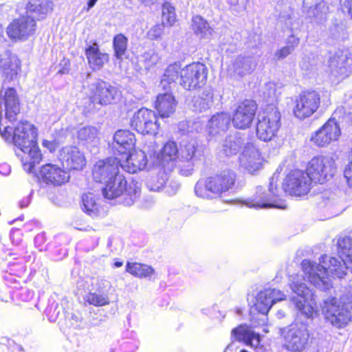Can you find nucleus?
<instances>
[{"mask_svg": "<svg viewBox=\"0 0 352 352\" xmlns=\"http://www.w3.org/2000/svg\"><path fill=\"white\" fill-rule=\"evenodd\" d=\"M36 30V21L30 16H23L14 20L7 28L8 35L12 39L26 40Z\"/></svg>", "mask_w": 352, "mask_h": 352, "instance_id": "nucleus-19", "label": "nucleus"}, {"mask_svg": "<svg viewBox=\"0 0 352 352\" xmlns=\"http://www.w3.org/2000/svg\"><path fill=\"white\" fill-rule=\"evenodd\" d=\"M325 318L333 326L341 328L351 320L349 309L338 303L336 298H329L324 300L322 307Z\"/></svg>", "mask_w": 352, "mask_h": 352, "instance_id": "nucleus-12", "label": "nucleus"}, {"mask_svg": "<svg viewBox=\"0 0 352 352\" xmlns=\"http://www.w3.org/2000/svg\"><path fill=\"white\" fill-rule=\"evenodd\" d=\"M284 346L292 352L302 351L307 346L309 332L304 323L296 322L280 329Z\"/></svg>", "mask_w": 352, "mask_h": 352, "instance_id": "nucleus-7", "label": "nucleus"}, {"mask_svg": "<svg viewBox=\"0 0 352 352\" xmlns=\"http://www.w3.org/2000/svg\"><path fill=\"white\" fill-rule=\"evenodd\" d=\"M42 144L43 147L48 149L50 152L54 151L58 146L57 142L54 140L50 141L47 140H44Z\"/></svg>", "mask_w": 352, "mask_h": 352, "instance_id": "nucleus-55", "label": "nucleus"}, {"mask_svg": "<svg viewBox=\"0 0 352 352\" xmlns=\"http://www.w3.org/2000/svg\"><path fill=\"white\" fill-rule=\"evenodd\" d=\"M105 184V186L102 188L104 197L113 199L122 196L123 204L126 206L133 204L140 195V184L134 180L127 182L120 173L115 175L111 180H107Z\"/></svg>", "mask_w": 352, "mask_h": 352, "instance_id": "nucleus-3", "label": "nucleus"}, {"mask_svg": "<svg viewBox=\"0 0 352 352\" xmlns=\"http://www.w3.org/2000/svg\"><path fill=\"white\" fill-rule=\"evenodd\" d=\"M285 295L281 291L276 289H266L261 291L256 296V302L253 309L258 313L266 315L272 306L276 302L283 300L285 298Z\"/></svg>", "mask_w": 352, "mask_h": 352, "instance_id": "nucleus-21", "label": "nucleus"}, {"mask_svg": "<svg viewBox=\"0 0 352 352\" xmlns=\"http://www.w3.org/2000/svg\"><path fill=\"white\" fill-rule=\"evenodd\" d=\"M19 61L8 51L0 54V72L3 77V83L10 82L17 74Z\"/></svg>", "mask_w": 352, "mask_h": 352, "instance_id": "nucleus-28", "label": "nucleus"}, {"mask_svg": "<svg viewBox=\"0 0 352 352\" xmlns=\"http://www.w3.org/2000/svg\"><path fill=\"white\" fill-rule=\"evenodd\" d=\"M40 175L45 183L54 186H60L67 182L70 178L68 171L51 163L42 166Z\"/></svg>", "mask_w": 352, "mask_h": 352, "instance_id": "nucleus-25", "label": "nucleus"}, {"mask_svg": "<svg viewBox=\"0 0 352 352\" xmlns=\"http://www.w3.org/2000/svg\"><path fill=\"white\" fill-rule=\"evenodd\" d=\"M127 42V38L122 34H119L114 36L113 45L114 56L117 59H122L126 50Z\"/></svg>", "mask_w": 352, "mask_h": 352, "instance_id": "nucleus-42", "label": "nucleus"}, {"mask_svg": "<svg viewBox=\"0 0 352 352\" xmlns=\"http://www.w3.org/2000/svg\"><path fill=\"white\" fill-rule=\"evenodd\" d=\"M311 181L305 172L296 170L292 171L284 179L283 188L286 193L294 196L306 195L309 189Z\"/></svg>", "mask_w": 352, "mask_h": 352, "instance_id": "nucleus-14", "label": "nucleus"}, {"mask_svg": "<svg viewBox=\"0 0 352 352\" xmlns=\"http://www.w3.org/2000/svg\"><path fill=\"white\" fill-rule=\"evenodd\" d=\"M338 252L343 265L334 257L322 256L319 263L309 260L302 262V268L305 278L316 287L321 290L329 289L331 287L329 274L342 278L346 270L352 272V238L345 236L338 241Z\"/></svg>", "mask_w": 352, "mask_h": 352, "instance_id": "nucleus-1", "label": "nucleus"}, {"mask_svg": "<svg viewBox=\"0 0 352 352\" xmlns=\"http://www.w3.org/2000/svg\"><path fill=\"white\" fill-rule=\"evenodd\" d=\"M254 66L251 58L239 56L234 60L230 69L236 74L243 76L250 73Z\"/></svg>", "mask_w": 352, "mask_h": 352, "instance_id": "nucleus-39", "label": "nucleus"}, {"mask_svg": "<svg viewBox=\"0 0 352 352\" xmlns=\"http://www.w3.org/2000/svg\"><path fill=\"white\" fill-rule=\"evenodd\" d=\"M179 188V184L175 180H168L164 186L165 192L169 195H174Z\"/></svg>", "mask_w": 352, "mask_h": 352, "instance_id": "nucleus-51", "label": "nucleus"}, {"mask_svg": "<svg viewBox=\"0 0 352 352\" xmlns=\"http://www.w3.org/2000/svg\"><path fill=\"white\" fill-rule=\"evenodd\" d=\"M30 203V199L28 197L23 199L19 202V206L21 208H25L28 206Z\"/></svg>", "mask_w": 352, "mask_h": 352, "instance_id": "nucleus-57", "label": "nucleus"}, {"mask_svg": "<svg viewBox=\"0 0 352 352\" xmlns=\"http://www.w3.org/2000/svg\"><path fill=\"white\" fill-rule=\"evenodd\" d=\"M164 171L160 178H153L148 182V187L150 190L159 191L164 188L168 182V175Z\"/></svg>", "mask_w": 352, "mask_h": 352, "instance_id": "nucleus-46", "label": "nucleus"}, {"mask_svg": "<svg viewBox=\"0 0 352 352\" xmlns=\"http://www.w3.org/2000/svg\"><path fill=\"white\" fill-rule=\"evenodd\" d=\"M244 144V140L239 135H230L226 138L222 148V152L226 156L236 154Z\"/></svg>", "mask_w": 352, "mask_h": 352, "instance_id": "nucleus-36", "label": "nucleus"}, {"mask_svg": "<svg viewBox=\"0 0 352 352\" xmlns=\"http://www.w3.org/2000/svg\"><path fill=\"white\" fill-rule=\"evenodd\" d=\"M89 97L93 102L100 104L111 103L117 93L116 88L110 86L106 82L98 80L89 86Z\"/></svg>", "mask_w": 352, "mask_h": 352, "instance_id": "nucleus-22", "label": "nucleus"}, {"mask_svg": "<svg viewBox=\"0 0 352 352\" xmlns=\"http://www.w3.org/2000/svg\"><path fill=\"white\" fill-rule=\"evenodd\" d=\"M0 105L1 109L3 105L6 111V118L3 120V123L7 124V120L10 122L14 120L15 116L20 111L19 98L15 89L8 88L5 91L3 89L1 91Z\"/></svg>", "mask_w": 352, "mask_h": 352, "instance_id": "nucleus-24", "label": "nucleus"}, {"mask_svg": "<svg viewBox=\"0 0 352 352\" xmlns=\"http://www.w3.org/2000/svg\"><path fill=\"white\" fill-rule=\"evenodd\" d=\"M164 32V24L158 23L153 25L146 32V37L151 41L159 40Z\"/></svg>", "mask_w": 352, "mask_h": 352, "instance_id": "nucleus-48", "label": "nucleus"}, {"mask_svg": "<svg viewBox=\"0 0 352 352\" xmlns=\"http://www.w3.org/2000/svg\"><path fill=\"white\" fill-rule=\"evenodd\" d=\"M340 302L347 309H352V286L344 287L340 295Z\"/></svg>", "mask_w": 352, "mask_h": 352, "instance_id": "nucleus-47", "label": "nucleus"}, {"mask_svg": "<svg viewBox=\"0 0 352 352\" xmlns=\"http://www.w3.org/2000/svg\"><path fill=\"white\" fill-rule=\"evenodd\" d=\"M340 134V128L336 120L334 118L329 119L315 132L311 141L318 146L324 147L338 140Z\"/></svg>", "mask_w": 352, "mask_h": 352, "instance_id": "nucleus-17", "label": "nucleus"}, {"mask_svg": "<svg viewBox=\"0 0 352 352\" xmlns=\"http://www.w3.org/2000/svg\"><path fill=\"white\" fill-rule=\"evenodd\" d=\"M126 271L140 278L150 277L155 272V270L150 265L130 262L126 265Z\"/></svg>", "mask_w": 352, "mask_h": 352, "instance_id": "nucleus-38", "label": "nucleus"}, {"mask_svg": "<svg viewBox=\"0 0 352 352\" xmlns=\"http://www.w3.org/2000/svg\"><path fill=\"white\" fill-rule=\"evenodd\" d=\"M86 302L89 305L97 307L104 306L109 304V299L107 294H99L95 292H90L85 298Z\"/></svg>", "mask_w": 352, "mask_h": 352, "instance_id": "nucleus-44", "label": "nucleus"}, {"mask_svg": "<svg viewBox=\"0 0 352 352\" xmlns=\"http://www.w3.org/2000/svg\"><path fill=\"white\" fill-rule=\"evenodd\" d=\"M82 210L91 217H96L99 212V205L94 195L91 192L82 197Z\"/></svg>", "mask_w": 352, "mask_h": 352, "instance_id": "nucleus-41", "label": "nucleus"}, {"mask_svg": "<svg viewBox=\"0 0 352 352\" xmlns=\"http://www.w3.org/2000/svg\"><path fill=\"white\" fill-rule=\"evenodd\" d=\"M230 123V116L223 112L217 113L208 120L207 130L210 136L215 137L227 131Z\"/></svg>", "mask_w": 352, "mask_h": 352, "instance_id": "nucleus-31", "label": "nucleus"}, {"mask_svg": "<svg viewBox=\"0 0 352 352\" xmlns=\"http://www.w3.org/2000/svg\"><path fill=\"white\" fill-rule=\"evenodd\" d=\"M278 191L276 186H274L272 181L270 182L267 189L258 186L256 188L255 195L252 199L245 201V204L256 209L275 208L284 209L286 205L284 203L277 204Z\"/></svg>", "mask_w": 352, "mask_h": 352, "instance_id": "nucleus-9", "label": "nucleus"}, {"mask_svg": "<svg viewBox=\"0 0 352 352\" xmlns=\"http://www.w3.org/2000/svg\"><path fill=\"white\" fill-rule=\"evenodd\" d=\"M281 87L278 85L270 82L265 84L263 91V96L266 98L267 102H274L280 94Z\"/></svg>", "mask_w": 352, "mask_h": 352, "instance_id": "nucleus-43", "label": "nucleus"}, {"mask_svg": "<svg viewBox=\"0 0 352 352\" xmlns=\"http://www.w3.org/2000/svg\"><path fill=\"white\" fill-rule=\"evenodd\" d=\"M177 101L170 93L160 94L155 103V107L162 118L170 117L175 111Z\"/></svg>", "mask_w": 352, "mask_h": 352, "instance_id": "nucleus-33", "label": "nucleus"}, {"mask_svg": "<svg viewBox=\"0 0 352 352\" xmlns=\"http://www.w3.org/2000/svg\"><path fill=\"white\" fill-rule=\"evenodd\" d=\"M58 157L67 169L82 170L86 165L84 153L76 146H63L58 151Z\"/></svg>", "mask_w": 352, "mask_h": 352, "instance_id": "nucleus-18", "label": "nucleus"}, {"mask_svg": "<svg viewBox=\"0 0 352 352\" xmlns=\"http://www.w3.org/2000/svg\"><path fill=\"white\" fill-rule=\"evenodd\" d=\"M344 175L349 186L352 188V161L346 166Z\"/></svg>", "mask_w": 352, "mask_h": 352, "instance_id": "nucleus-54", "label": "nucleus"}, {"mask_svg": "<svg viewBox=\"0 0 352 352\" xmlns=\"http://www.w3.org/2000/svg\"><path fill=\"white\" fill-rule=\"evenodd\" d=\"M85 56L90 68L94 71L100 70L109 59V54L101 51L96 42L86 48Z\"/></svg>", "mask_w": 352, "mask_h": 352, "instance_id": "nucleus-29", "label": "nucleus"}, {"mask_svg": "<svg viewBox=\"0 0 352 352\" xmlns=\"http://www.w3.org/2000/svg\"><path fill=\"white\" fill-rule=\"evenodd\" d=\"M120 161L116 157H109L99 160L93 168V177L97 182H104L111 180L120 173Z\"/></svg>", "mask_w": 352, "mask_h": 352, "instance_id": "nucleus-20", "label": "nucleus"}, {"mask_svg": "<svg viewBox=\"0 0 352 352\" xmlns=\"http://www.w3.org/2000/svg\"><path fill=\"white\" fill-rule=\"evenodd\" d=\"M0 134L7 142H12L19 149L16 155L20 157L24 170L30 173L36 164L40 162L41 154L37 145L36 128L28 122H21L14 128L3 123L0 113Z\"/></svg>", "mask_w": 352, "mask_h": 352, "instance_id": "nucleus-2", "label": "nucleus"}, {"mask_svg": "<svg viewBox=\"0 0 352 352\" xmlns=\"http://www.w3.org/2000/svg\"><path fill=\"white\" fill-rule=\"evenodd\" d=\"M299 44V38L294 35H291L287 38V45L289 47H292V50L298 45Z\"/></svg>", "mask_w": 352, "mask_h": 352, "instance_id": "nucleus-56", "label": "nucleus"}, {"mask_svg": "<svg viewBox=\"0 0 352 352\" xmlns=\"http://www.w3.org/2000/svg\"><path fill=\"white\" fill-rule=\"evenodd\" d=\"M182 69L178 64L170 65L166 69L161 80V85L165 90L171 89L176 86L175 80L178 79Z\"/></svg>", "mask_w": 352, "mask_h": 352, "instance_id": "nucleus-35", "label": "nucleus"}, {"mask_svg": "<svg viewBox=\"0 0 352 352\" xmlns=\"http://www.w3.org/2000/svg\"><path fill=\"white\" fill-rule=\"evenodd\" d=\"M201 155V151L199 148L197 142L192 140L181 145L177 160V167L183 175L191 174L195 162Z\"/></svg>", "mask_w": 352, "mask_h": 352, "instance_id": "nucleus-11", "label": "nucleus"}, {"mask_svg": "<svg viewBox=\"0 0 352 352\" xmlns=\"http://www.w3.org/2000/svg\"><path fill=\"white\" fill-rule=\"evenodd\" d=\"M280 114L274 105H269L259 115L256 124V135L262 141L267 142L276 135L280 128Z\"/></svg>", "mask_w": 352, "mask_h": 352, "instance_id": "nucleus-6", "label": "nucleus"}, {"mask_svg": "<svg viewBox=\"0 0 352 352\" xmlns=\"http://www.w3.org/2000/svg\"><path fill=\"white\" fill-rule=\"evenodd\" d=\"M349 118L350 120H351V123H352V113L349 114Z\"/></svg>", "mask_w": 352, "mask_h": 352, "instance_id": "nucleus-61", "label": "nucleus"}, {"mask_svg": "<svg viewBox=\"0 0 352 352\" xmlns=\"http://www.w3.org/2000/svg\"><path fill=\"white\" fill-rule=\"evenodd\" d=\"M191 28L194 33L200 38H207L211 35V28L201 16L197 15L192 17Z\"/></svg>", "mask_w": 352, "mask_h": 352, "instance_id": "nucleus-40", "label": "nucleus"}, {"mask_svg": "<svg viewBox=\"0 0 352 352\" xmlns=\"http://www.w3.org/2000/svg\"><path fill=\"white\" fill-rule=\"evenodd\" d=\"M179 151L177 144L174 142L166 143L157 155V160L164 171H172L177 166L176 157H178Z\"/></svg>", "mask_w": 352, "mask_h": 352, "instance_id": "nucleus-27", "label": "nucleus"}, {"mask_svg": "<svg viewBox=\"0 0 352 352\" xmlns=\"http://www.w3.org/2000/svg\"><path fill=\"white\" fill-rule=\"evenodd\" d=\"M320 103V97L316 91L302 92L296 99L294 115L300 120L308 118L317 111Z\"/></svg>", "mask_w": 352, "mask_h": 352, "instance_id": "nucleus-15", "label": "nucleus"}, {"mask_svg": "<svg viewBox=\"0 0 352 352\" xmlns=\"http://www.w3.org/2000/svg\"><path fill=\"white\" fill-rule=\"evenodd\" d=\"M129 155L125 161L120 163V167L129 173H135L144 169L147 164L145 153L141 150L127 152Z\"/></svg>", "mask_w": 352, "mask_h": 352, "instance_id": "nucleus-30", "label": "nucleus"}, {"mask_svg": "<svg viewBox=\"0 0 352 352\" xmlns=\"http://www.w3.org/2000/svg\"><path fill=\"white\" fill-rule=\"evenodd\" d=\"M53 6V2L50 0L42 1L38 3H35L31 6V7H34L32 8L34 12L43 14H46L47 13L52 12Z\"/></svg>", "mask_w": 352, "mask_h": 352, "instance_id": "nucleus-49", "label": "nucleus"}, {"mask_svg": "<svg viewBox=\"0 0 352 352\" xmlns=\"http://www.w3.org/2000/svg\"><path fill=\"white\" fill-rule=\"evenodd\" d=\"M336 172L334 160L329 156H317L308 163L305 172L311 182L322 184L331 178Z\"/></svg>", "mask_w": 352, "mask_h": 352, "instance_id": "nucleus-8", "label": "nucleus"}, {"mask_svg": "<svg viewBox=\"0 0 352 352\" xmlns=\"http://www.w3.org/2000/svg\"><path fill=\"white\" fill-rule=\"evenodd\" d=\"M101 281L102 282L103 287H106L105 283H107V285L109 284V282H107V280H102Z\"/></svg>", "mask_w": 352, "mask_h": 352, "instance_id": "nucleus-60", "label": "nucleus"}, {"mask_svg": "<svg viewBox=\"0 0 352 352\" xmlns=\"http://www.w3.org/2000/svg\"><path fill=\"white\" fill-rule=\"evenodd\" d=\"M239 163L241 167L250 173L257 170L261 165L258 149L252 144H248L239 157Z\"/></svg>", "mask_w": 352, "mask_h": 352, "instance_id": "nucleus-26", "label": "nucleus"}, {"mask_svg": "<svg viewBox=\"0 0 352 352\" xmlns=\"http://www.w3.org/2000/svg\"><path fill=\"white\" fill-rule=\"evenodd\" d=\"M122 265H123V263L121 261H116L114 263V267H120L122 266Z\"/></svg>", "mask_w": 352, "mask_h": 352, "instance_id": "nucleus-59", "label": "nucleus"}, {"mask_svg": "<svg viewBox=\"0 0 352 352\" xmlns=\"http://www.w3.org/2000/svg\"><path fill=\"white\" fill-rule=\"evenodd\" d=\"M78 138L87 146H96L99 143L98 132L94 126H85L79 129Z\"/></svg>", "mask_w": 352, "mask_h": 352, "instance_id": "nucleus-37", "label": "nucleus"}, {"mask_svg": "<svg viewBox=\"0 0 352 352\" xmlns=\"http://www.w3.org/2000/svg\"><path fill=\"white\" fill-rule=\"evenodd\" d=\"M115 148L121 154L127 153L134 148L135 138L128 130H119L114 135Z\"/></svg>", "mask_w": 352, "mask_h": 352, "instance_id": "nucleus-34", "label": "nucleus"}, {"mask_svg": "<svg viewBox=\"0 0 352 352\" xmlns=\"http://www.w3.org/2000/svg\"><path fill=\"white\" fill-rule=\"evenodd\" d=\"M257 105L253 100H245L234 109L232 115V123L235 128L245 129L251 126L254 118Z\"/></svg>", "mask_w": 352, "mask_h": 352, "instance_id": "nucleus-16", "label": "nucleus"}, {"mask_svg": "<svg viewBox=\"0 0 352 352\" xmlns=\"http://www.w3.org/2000/svg\"><path fill=\"white\" fill-rule=\"evenodd\" d=\"M207 79V69L200 63H194L182 69L180 85L187 90L199 88L204 85Z\"/></svg>", "mask_w": 352, "mask_h": 352, "instance_id": "nucleus-10", "label": "nucleus"}, {"mask_svg": "<svg viewBox=\"0 0 352 352\" xmlns=\"http://www.w3.org/2000/svg\"><path fill=\"white\" fill-rule=\"evenodd\" d=\"M176 21L175 8L168 2H166L162 6V23L173 25Z\"/></svg>", "mask_w": 352, "mask_h": 352, "instance_id": "nucleus-45", "label": "nucleus"}, {"mask_svg": "<svg viewBox=\"0 0 352 352\" xmlns=\"http://www.w3.org/2000/svg\"><path fill=\"white\" fill-rule=\"evenodd\" d=\"M340 3L342 12L348 13L352 18V0H340Z\"/></svg>", "mask_w": 352, "mask_h": 352, "instance_id": "nucleus-53", "label": "nucleus"}, {"mask_svg": "<svg viewBox=\"0 0 352 352\" xmlns=\"http://www.w3.org/2000/svg\"><path fill=\"white\" fill-rule=\"evenodd\" d=\"M131 126L142 134L155 135L160 127L155 113L146 108L139 109L133 116Z\"/></svg>", "mask_w": 352, "mask_h": 352, "instance_id": "nucleus-13", "label": "nucleus"}, {"mask_svg": "<svg viewBox=\"0 0 352 352\" xmlns=\"http://www.w3.org/2000/svg\"><path fill=\"white\" fill-rule=\"evenodd\" d=\"M241 352H248V351H247L245 350H241Z\"/></svg>", "mask_w": 352, "mask_h": 352, "instance_id": "nucleus-62", "label": "nucleus"}, {"mask_svg": "<svg viewBox=\"0 0 352 352\" xmlns=\"http://www.w3.org/2000/svg\"><path fill=\"white\" fill-rule=\"evenodd\" d=\"M290 287L292 291L297 295L292 298V301L296 308L307 318H313L317 316L316 302L312 298V294L309 289L302 283L300 277L292 276L290 279Z\"/></svg>", "mask_w": 352, "mask_h": 352, "instance_id": "nucleus-5", "label": "nucleus"}, {"mask_svg": "<svg viewBox=\"0 0 352 352\" xmlns=\"http://www.w3.org/2000/svg\"><path fill=\"white\" fill-rule=\"evenodd\" d=\"M142 58L146 67H151L159 61L158 54L151 50L145 52L142 55Z\"/></svg>", "mask_w": 352, "mask_h": 352, "instance_id": "nucleus-50", "label": "nucleus"}, {"mask_svg": "<svg viewBox=\"0 0 352 352\" xmlns=\"http://www.w3.org/2000/svg\"><path fill=\"white\" fill-rule=\"evenodd\" d=\"M210 99H211V100L212 99V95H211ZM212 102V101L211 100V102Z\"/></svg>", "mask_w": 352, "mask_h": 352, "instance_id": "nucleus-63", "label": "nucleus"}, {"mask_svg": "<svg viewBox=\"0 0 352 352\" xmlns=\"http://www.w3.org/2000/svg\"><path fill=\"white\" fill-rule=\"evenodd\" d=\"M292 52V47H289L288 45H286L285 47H283L281 49L277 50L274 56L278 60L283 59L288 55H289Z\"/></svg>", "mask_w": 352, "mask_h": 352, "instance_id": "nucleus-52", "label": "nucleus"}, {"mask_svg": "<svg viewBox=\"0 0 352 352\" xmlns=\"http://www.w3.org/2000/svg\"><path fill=\"white\" fill-rule=\"evenodd\" d=\"M234 182L235 173L224 170L219 175L199 179L195 186V192L203 199H214L231 188Z\"/></svg>", "mask_w": 352, "mask_h": 352, "instance_id": "nucleus-4", "label": "nucleus"}, {"mask_svg": "<svg viewBox=\"0 0 352 352\" xmlns=\"http://www.w3.org/2000/svg\"><path fill=\"white\" fill-rule=\"evenodd\" d=\"M329 67L335 76L341 79L352 72V54L340 52L335 54L329 60Z\"/></svg>", "mask_w": 352, "mask_h": 352, "instance_id": "nucleus-23", "label": "nucleus"}, {"mask_svg": "<svg viewBox=\"0 0 352 352\" xmlns=\"http://www.w3.org/2000/svg\"><path fill=\"white\" fill-rule=\"evenodd\" d=\"M232 336L240 342H243L246 345L257 348L260 345L261 336L255 333L247 325H240L233 329Z\"/></svg>", "mask_w": 352, "mask_h": 352, "instance_id": "nucleus-32", "label": "nucleus"}, {"mask_svg": "<svg viewBox=\"0 0 352 352\" xmlns=\"http://www.w3.org/2000/svg\"><path fill=\"white\" fill-rule=\"evenodd\" d=\"M98 0H89L88 3H87V10H89L90 8H91L92 7L94 6V5L96 4V3L97 2Z\"/></svg>", "mask_w": 352, "mask_h": 352, "instance_id": "nucleus-58", "label": "nucleus"}]
</instances>
